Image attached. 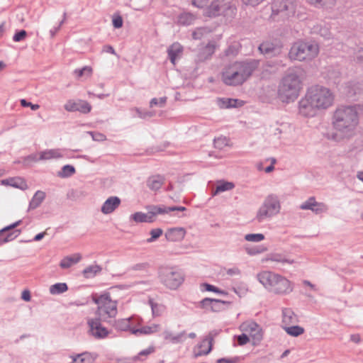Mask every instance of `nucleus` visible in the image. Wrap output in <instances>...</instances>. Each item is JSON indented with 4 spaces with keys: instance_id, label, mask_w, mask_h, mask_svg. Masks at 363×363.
<instances>
[{
    "instance_id": "obj_1",
    "label": "nucleus",
    "mask_w": 363,
    "mask_h": 363,
    "mask_svg": "<svg viewBox=\"0 0 363 363\" xmlns=\"http://www.w3.org/2000/svg\"><path fill=\"white\" fill-rule=\"evenodd\" d=\"M334 101V94L324 86H314L309 88L305 96L299 102V113L306 117L316 114L318 110H323L331 106Z\"/></svg>"
},
{
    "instance_id": "obj_2",
    "label": "nucleus",
    "mask_w": 363,
    "mask_h": 363,
    "mask_svg": "<svg viewBox=\"0 0 363 363\" xmlns=\"http://www.w3.org/2000/svg\"><path fill=\"white\" fill-rule=\"evenodd\" d=\"M257 278L267 291L276 295H287L294 290V284L291 280L272 271L260 272L257 274Z\"/></svg>"
},
{
    "instance_id": "obj_3",
    "label": "nucleus",
    "mask_w": 363,
    "mask_h": 363,
    "mask_svg": "<svg viewBox=\"0 0 363 363\" xmlns=\"http://www.w3.org/2000/svg\"><path fill=\"white\" fill-rule=\"evenodd\" d=\"M254 68L255 66L251 62H233L223 71L222 80L227 85L241 84L252 74Z\"/></svg>"
},
{
    "instance_id": "obj_4",
    "label": "nucleus",
    "mask_w": 363,
    "mask_h": 363,
    "mask_svg": "<svg viewBox=\"0 0 363 363\" xmlns=\"http://www.w3.org/2000/svg\"><path fill=\"white\" fill-rule=\"evenodd\" d=\"M93 302L96 305V315L104 322H109L118 314V302L112 299L108 292L91 295Z\"/></svg>"
},
{
    "instance_id": "obj_5",
    "label": "nucleus",
    "mask_w": 363,
    "mask_h": 363,
    "mask_svg": "<svg viewBox=\"0 0 363 363\" xmlns=\"http://www.w3.org/2000/svg\"><path fill=\"white\" fill-rule=\"evenodd\" d=\"M357 106H342L338 108L334 113V126L337 130L342 133L350 132L357 125Z\"/></svg>"
},
{
    "instance_id": "obj_6",
    "label": "nucleus",
    "mask_w": 363,
    "mask_h": 363,
    "mask_svg": "<svg viewBox=\"0 0 363 363\" xmlns=\"http://www.w3.org/2000/svg\"><path fill=\"white\" fill-rule=\"evenodd\" d=\"M302 89V82L296 74L286 75L281 80L278 89V96L284 102L295 100Z\"/></svg>"
},
{
    "instance_id": "obj_7",
    "label": "nucleus",
    "mask_w": 363,
    "mask_h": 363,
    "mask_svg": "<svg viewBox=\"0 0 363 363\" xmlns=\"http://www.w3.org/2000/svg\"><path fill=\"white\" fill-rule=\"evenodd\" d=\"M242 334L236 337L239 345H245L252 342L253 345H258L263 339L262 328L252 320L243 322L239 326Z\"/></svg>"
},
{
    "instance_id": "obj_8",
    "label": "nucleus",
    "mask_w": 363,
    "mask_h": 363,
    "mask_svg": "<svg viewBox=\"0 0 363 363\" xmlns=\"http://www.w3.org/2000/svg\"><path fill=\"white\" fill-rule=\"evenodd\" d=\"M319 46L314 42L298 41L291 48L289 57L292 60L310 61L318 56Z\"/></svg>"
},
{
    "instance_id": "obj_9",
    "label": "nucleus",
    "mask_w": 363,
    "mask_h": 363,
    "mask_svg": "<svg viewBox=\"0 0 363 363\" xmlns=\"http://www.w3.org/2000/svg\"><path fill=\"white\" fill-rule=\"evenodd\" d=\"M191 4L201 9H203V15L208 17H215L219 15L224 7L228 6V0H191Z\"/></svg>"
},
{
    "instance_id": "obj_10",
    "label": "nucleus",
    "mask_w": 363,
    "mask_h": 363,
    "mask_svg": "<svg viewBox=\"0 0 363 363\" xmlns=\"http://www.w3.org/2000/svg\"><path fill=\"white\" fill-rule=\"evenodd\" d=\"M162 283L170 289H177L184 281V275L175 268H165L160 272Z\"/></svg>"
},
{
    "instance_id": "obj_11",
    "label": "nucleus",
    "mask_w": 363,
    "mask_h": 363,
    "mask_svg": "<svg viewBox=\"0 0 363 363\" xmlns=\"http://www.w3.org/2000/svg\"><path fill=\"white\" fill-rule=\"evenodd\" d=\"M280 208L279 200L274 196H268L258 210L256 218L259 222H261L267 218L279 213Z\"/></svg>"
},
{
    "instance_id": "obj_12",
    "label": "nucleus",
    "mask_w": 363,
    "mask_h": 363,
    "mask_svg": "<svg viewBox=\"0 0 363 363\" xmlns=\"http://www.w3.org/2000/svg\"><path fill=\"white\" fill-rule=\"evenodd\" d=\"M272 17L280 13L283 16H287L294 12V3L289 0H274L272 4Z\"/></svg>"
},
{
    "instance_id": "obj_13",
    "label": "nucleus",
    "mask_w": 363,
    "mask_h": 363,
    "mask_svg": "<svg viewBox=\"0 0 363 363\" xmlns=\"http://www.w3.org/2000/svg\"><path fill=\"white\" fill-rule=\"evenodd\" d=\"M101 321L99 317L89 318L87 321L89 332L96 338H104L108 335V330L102 325Z\"/></svg>"
},
{
    "instance_id": "obj_14",
    "label": "nucleus",
    "mask_w": 363,
    "mask_h": 363,
    "mask_svg": "<svg viewBox=\"0 0 363 363\" xmlns=\"http://www.w3.org/2000/svg\"><path fill=\"white\" fill-rule=\"evenodd\" d=\"M65 109L69 112L79 111L84 114H87L91 111V104L84 100H69L64 106Z\"/></svg>"
},
{
    "instance_id": "obj_15",
    "label": "nucleus",
    "mask_w": 363,
    "mask_h": 363,
    "mask_svg": "<svg viewBox=\"0 0 363 363\" xmlns=\"http://www.w3.org/2000/svg\"><path fill=\"white\" fill-rule=\"evenodd\" d=\"M213 341V337L210 335L203 338L197 345L194 347V356L197 357L208 354L212 350Z\"/></svg>"
},
{
    "instance_id": "obj_16",
    "label": "nucleus",
    "mask_w": 363,
    "mask_h": 363,
    "mask_svg": "<svg viewBox=\"0 0 363 363\" xmlns=\"http://www.w3.org/2000/svg\"><path fill=\"white\" fill-rule=\"evenodd\" d=\"M300 208L311 210L315 214H319L325 212L328 210V206L324 203L317 202L315 197H310L300 206Z\"/></svg>"
},
{
    "instance_id": "obj_17",
    "label": "nucleus",
    "mask_w": 363,
    "mask_h": 363,
    "mask_svg": "<svg viewBox=\"0 0 363 363\" xmlns=\"http://www.w3.org/2000/svg\"><path fill=\"white\" fill-rule=\"evenodd\" d=\"M186 233L184 228H172L166 231L165 238L169 242H179L184 238Z\"/></svg>"
},
{
    "instance_id": "obj_18",
    "label": "nucleus",
    "mask_w": 363,
    "mask_h": 363,
    "mask_svg": "<svg viewBox=\"0 0 363 363\" xmlns=\"http://www.w3.org/2000/svg\"><path fill=\"white\" fill-rule=\"evenodd\" d=\"M281 50V45L278 43L274 44V43L270 41L263 42L259 46V50L260 51L261 53L264 55H278L280 53Z\"/></svg>"
},
{
    "instance_id": "obj_19",
    "label": "nucleus",
    "mask_w": 363,
    "mask_h": 363,
    "mask_svg": "<svg viewBox=\"0 0 363 363\" xmlns=\"http://www.w3.org/2000/svg\"><path fill=\"white\" fill-rule=\"evenodd\" d=\"M121 204V199L117 196H111L107 199L101 206V212L104 214H109L113 212Z\"/></svg>"
},
{
    "instance_id": "obj_20",
    "label": "nucleus",
    "mask_w": 363,
    "mask_h": 363,
    "mask_svg": "<svg viewBox=\"0 0 363 363\" xmlns=\"http://www.w3.org/2000/svg\"><path fill=\"white\" fill-rule=\"evenodd\" d=\"M185 208L183 206H179V207H165V206H151L150 208V211L151 215H152V220L153 221L155 220V217L158 214H164L168 213L170 211H185Z\"/></svg>"
},
{
    "instance_id": "obj_21",
    "label": "nucleus",
    "mask_w": 363,
    "mask_h": 363,
    "mask_svg": "<svg viewBox=\"0 0 363 363\" xmlns=\"http://www.w3.org/2000/svg\"><path fill=\"white\" fill-rule=\"evenodd\" d=\"M167 52L171 62L175 65L176 60L180 57L183 52V47L179 43H174L169 48Z\"/></svg>"
},
{
    "instance_id": "obj_22",
    "label": "nucleus",
    "mask_w": 363,
    "mask_h": 363,
    "mask_svg": "<svg viewBox=\"0 0 363 363\" xmlns=\"http://www.w3.org/2000/svg\"><path fill=\"white\" fill-rule=\"evenodd\" d=\"M62 156V150L60 149L47 150L39 153V159L41 160L58 159Z\"/></svg>"
},
{
    "instance_id": "obj_23",
    "label": "nucleus",
    "mask_w": 363,
    "mask_h": 363,
    "mask_svg": "<svg viewBox=\"0 0 363 363\" xmlns=\"http://www.w3.org/2000/svg\"><path fill=\"white\" fill-rule=\"evenodd\" d=\"M218 47L216 43L211 42L203 48L198 55V60L203 61L209 58L215 52Z\"/></svg>"
},
{
    "instance_id": "obj_24",
    "label": "nucleus",
    "mask_w": 363,
    "mask_h": 363,
    "mask_svg": "<svg viewBox=\"0 0 363 363\" xmlns=\"http://www.w3.org/2000/svg\"><path fill=\"white\" fill-rule=\"evenodd\" d=\"M81 259L82 255L79 253H76L64 257L61 260L60 266L63 269H67L72 267L73 264L78 263Z\"/></svg>"
},
{
    "instance_id": "obj_25",
    "label": "nucleus",
    "mask_w": 363,
    "mask_h": 363,
    "mask_svg": "<svg viewBox=\"0 0 363 363\" xmlns=\"http://www.w3.org/2000/svg\"><path fill=\"white\" fill-rule=\"evenodd\" d=\"M135 320H138V318H135L134 317H131L129 318L119 319L115 322L114 326L118 330H130L131 332L133 333V330H135V328H133L131 327L132 322Z\"/></svg>"
},
{
    "instance_id": "obj_26",
    "label": "nucleus",
    "mask_w": 363,
    "mask_h": 363,
    "mask_svg": "<svg viewBox=\"0 0 363 363\" xmlns=\"http://www.w3.org/2000/svg\"><path fill=\"white\" fill-rule=\"evenodd\" d=\"M217 103L220 108H235L243 104L242 101L234 99H218Z\"/></svg>"
},
{
    "instance_id": "obj_27",
    "label": "nucleus",
    "mask_w": 363,
    "mask_h": 363,
    "mask_svg": "<svg viewBox=\"0 0 363 363\" xmlns=\"http://www.w3.org/2000/svg\"><path fill=\"white\" fill-rule=\"evenodd\" d=\"M160 330V325L158 324H152L150 325L143 326L138 329L133 330V334L135 335H150L158 332Z\"/></svg>"
},
{
    "instance_id": "obj_28",
    "label": "nucleus",
    "mask_w": 363,
    "mask_h": 363,
    "mask_svg": "<svg viewBox=\"0 0 363 363\" xmlns=\"http://www.w3.org/2000/svg\"><path fill=\"white\" fill-rule=\"evenodd\" d=\"M298 321L296 315L290 309L286 308L283 310V324L284 327H288L291 324L296 323Z\"/></svg>"
},
{
    "instance_id": "obj_29",
    "label": "nucleus",
    "mask_w": 363,
    "mask_h": 363,
    "mask_svg": "<svg viewBox=\"0 0 363 363\" xmlns=\"http://www.w3.org/2000/svg\"><path fill=\"white\" fill-rule=\"evenodd\" d=\"M130 219H132L135 223H152V215H151L150 211H149L147 213L143 212H136L131 215Z\"/></svg>"
},
{
    "instance_id": "obj_30",
    "label": "nucleus",
    "mask_w": 363,
    "mask_h": 363,
    "mask_svg": "<svg viewBox=\"0 0 363 363\" xmlns=\"http://www.w3.org/2000/svg\"><path fill=\"white\" fill-rule=\"evenodd\" d=\"M72 363H93L94 357L89 352H83L75 356H72Z\"/></svg>"
},
{
    "instance_id": "obj_31",
    "label": "nucleus",
    "mask_w": 363,
    "mask_h": 363,
    "mask_svg": "<svg viewBox=\"0 0 363 363\" xmlns=\"http://www.w3.org/2000/svg\"><path fill=\"white\" fill-rule=\"evenodd\" d=\"M308 4L315 7L330 9L333 7L337 0H306Z\"/></svg>"
},
{
    "instance_id": "obj_32",
    "label": "nucleus",
    "mask_w": 363,
    "mask_h": 363,
    "mask_svg": "<svg viewBox=\"0 0 363 363\" xmlns=\"http://www.w3.org/2000/svg\"><path fill=\"white\" fill-rule=\"evenodd\" d=\"M235 185L232 182L225 181H219L217 182L215 190L213 191V195L215 196L221 192L231 190L234 188Z\"/></svg>"
},
{
    "instance_id": "obj_33",
    "label": "nucleus",
    "mask_w": 363,
    "mask_h": 363,
    "mask_svg": "<svg viewBox=\"0 0 363 363\" xmlns=\"http://www.w3.org/2000/svg\"><path fill=\"white\" fill-rule=\"evenodd\" d=\"M45 197V193L42 191H38L32 198L30 202V207L35 208L40 206Z\"/></svg>"
},
{
    "instance_id": "obj_34",
    "label": "nucleus",
    "mask_w": 363,
    "mask_h": 363,
    "mask_svg": "<svg viewBox=\"0 0 363 363\" xmlns=\"http://www.w3.org/2000/svg\"><path fill=\"white\" fill-rule=\"evenodd\" d=\"M196 17L190 13H183L178 17V23L181 25L187 26L191 24Z\"/></svg>"
},
{
    "instance_id": "obj_35",
    "label": "nucleus",
    "mask_w": 363,
    "mask_h": 363,
    "mask_svg": "<svg viewBox=\"0 0 363 363\" xmlns=\"http://www.w3.org/2000/svg\"><path fill=\"white\" fill-rule=\"evenodd\" d=\"M68 289L67 285L65 283H57L50 286V293L52 295L62 294Z\"/></svg>"
},
{
    "instance_id": "obj_36",
    "label": "nucleus",
    "mask_w": 363,
    "mask_h": 363,
    "mask_svg": "<svg viewBox=\"0 0 363 363\" xmlns=\"http://www.w3.org/2000/svg\"><path fill=\"white\" fill-rule=\"evenodd\" d=\"M101 267L98 265H91L83 270V275L85 278L89 279L94 277L97 273L101 272Z\"/></svg>"
},
{
    "instance_id": "obj_37",
    "label": "nucleus",
    "mask_w": 363,
    "mask_h": 363,
    "mask_svg": "<svg viewBox=\"0 0 363 363\" xmlns=\"http://www.w3.org/2000/svg\"><path fill=\"white\" fill-rule=\"evenodd\" d=\"M313 30L314 33L320 34L324 38H329L330 35V29L325 24H318L313 27Z\"/></svg>"
},
{
    "instance_id": "obj_38",
    "label": "nucleus",
    "mask_w": 363,
    "mask_h": 363,
    "mask_svg": "<svg viewBox=\"0 0 363 363\" xmlns=\"http://www.w3.org/2000/svg\"><path fill=\"white\" fill-rule=\"evenodd\" d=\"M286 333L293 337H297L304 333V328L298 325L284 327Z\"/></svg>"
},
{
    "instance_id": "obj_39",
    "label": "nucleus",
    "mask_w": 363,
    "mask_h": 363,
    "mask_svg": "<svg viewBox=\"0 0 363 363\" xmlns=\"http://www.w3.org/2000/svg\"><path fill=\"white\" fill-rule=\"evenodd\" d=\"M163 179L160 177H154L148 181V186L152 190H157L161 188Z\"/></svg>"
},
{
    "instance_id": "obj_40",
    "label": "nucleus",
    "mask_w": 363,
    "mask_h": 363,
    "mask_svg": "<svg viewBox=\"0 0 363 363\" xmlns=\"http://www.w3.org/2000/svg\"><path fill=\"white\" fill-rule=\"evenodd\" d=\"M245 239L249 242H260L264 239V236L262 233L247 234Z\"/></svg>"
},
{
    "instance_id": "obj_41",
    "label": "nucleus",
    "mask_w": 363,
    "mask_h": 363,
    "mask_svg": "<svg viewBox=\"0 0 363 363\" xmlns=\"http://www.w3.org/2000/svg\"><path fill=\"white\" fill-rule=\"evenodd\" d=\"M227 302L220 301L218 299H213V303L211 306V311L213 312H218L223 310V306L226 304Z\"/></svg>"
},
{
    "instance_id": "obj_42",
    "label": "nucleus",
    "mask_w": 363,
    "mask_h": 363,
    "mask_svg": "<svg viewBox=\"0 0 363 363\" xmlns=\"http://www.w3.org/2000/svg\"><path fill=\"white\" fill-rule=\"evenodd\" d=\"M184 333H182L178 334L177 335H171V334H167L165 335V339L169 340L171 342L177 343V342H181L182 340V338L184 337Z\"/></svg>"
},
{
    "instance_id": "obj_43",
    "label": "nucleus",
    "mask_w": 363,
    "mask_h": 363,
    "mask_svg": "<svg viewBox=\"0 0 363 363\" xmlns=\"http://www.w3.org/2000/svg\"><path fill=\"white\" fill-rule=\"evenodd\" d=\"M162 230L160 228L152 229L150 231L151 237L147 240L148 242H152L159 238L162 235Z\"/></svg>"
},
{
    "instance_id": "obj_44",
    "label": "nucleus",
    "mask_w": 363,
    "mask_h": 363,
    "mask_svg": "<svg viewBox=\"0 0 363 363\" xmlns=\"http://www.w3.org/2000/svg\"><path fill=\"white\" fill-rule=\"evenodd\" d=\"M92 71H93V69L91 67L86 66L81 69L76 70L75 73L77 74V76L79 77H81L84 75H86V76L89 77L91 75Z\"/></svg>"
},
{
    "instance_id": "obj_45",
    "label": "nucleus",
    "mask_w": 363,
    "mask_h": 363,
    "mask_svg": "<svg viewBox=\"0 0 363 363\" xmlns=\"http://www.w3.org/2000/svg\"><path fill=\"white\" fill-rule=\"evenodd\" d=\"M247 252L250 255H255L257 254L262 253L265 251H267V247L264 246H259V247H255L252 248H247L246 249Z\"/></svg>"
},
{
    "instance_id": "obj_46",
    "label": "nucleus",
    "mask_w": 363,
    "mask_h": 363,
    "mask_svg": "<svg viewBox=\"0 0 363 363\" xmlns=\"http://www.w3.org/2000/svg\"><path fill=\"white\" fill-rule=\"evenodd\" d=\"M74 172V167L72 165L67 164L63 167L61 174L62 177H69L72 175Z\"/></svg>"
},
{
    "instance_id": "obj_47",
    "label": "nucleus",
    "mask_w": 363,
    "mask_h": 363,
    "mask_svg": "<svg viewBox=\"0 0 363 363\" xmlns=\"http://www.w3.org/2000/svg\"><path fill=\"white\" fill-rule=\"evenodd\" d=\"M2 184L5 185H10L14 187H19L20 186V179H10L6 180H2L1 181ZM21 184H23L25 185V183L21 181Z\"/></svg>"
},
{
    "instance_id": "obj_48",
    "label": "nucleus",
    "mask_w": 363,
    "mask_h": 363,
    "mask_svg": "<svg viewBox=\"0 0 363 363\" xmlns=\"http://www.w3.org/2000/svg\"><path fill=\"white\" fill-rule=\"evenodd\" d=\"M213 299L212 298H204L200 302V306L202 308L211 311V306Z\"/></svg>"
},
{
    "instance_id": "obj_49",
    "label": "nucleus",
    "mask_w": 363,
    "mask_h": 363,
    "mask_svg": "<svg viewBox=\"0 0 363 363\" xmlns=\"http://www.w3.org/2000/svg\"><path fill=\"white\" fill-rule=\"evenodd\" d=\"M150 304L153 315L155 316L160 315L162 312L163 307L157 303H154L152 301H150Z\"/></svg>"
},
{
    "instance_id": "obj_50",
    "label": "nucleus",
    "mask_w": 363,
    "mask_h": 363,
    "mask_svg": "<svg viewBox=\"0 0 363 363\" xmlns=\"http://www.w3.org/2000/svg\"><path fill=\"white\" fill-rule=\"evenodd\" d=\"M165 103H166L165 97H162L159 99L154 98L151 100L150 105V107H153L154 106H157V105L160 106V107H162L164 106Z\"/></svg>"
},
{
    "instance_id": "obj_51",
    "label": "nucleus",
    "mask_w": 363,
    "mask_h": 363,
    "mask_svg": "<svg viewBox=\"0 0 363 363\" xmlns=\"http://www.w3.org/2000/svg\"><path fill=\"white\" fill-rule=\"evenodd\" d=\"M202 287L206 291H213V292H215V293H217V294H225L224 291L220 290L217 287H216V286H214L213 285L208 284H203L202 285Z\"/></svg>"
},
{
    "instance_id": "obj_52",
    "label": "nucleus",
    "mask_w": 363,
    "mask_h": 363,
    "mask_svg": "<svg viewBox=\"0 0 363 363\" xmlns=\"http://www.w3.org/2000/svg\"><path fill=\"white\" fill-rule=\"evenodd\" d=\"M240 45L236 43L234 45L230 46L225 51L227 55H233L238 52L240 50Z\"/></svg>"
},
{
    "instance_id": "obj_53",
    "label": "nucleus",
    "mask_w": 363,
    "mask_h": 363,
    "mask_svg": "<svg viewBox=\"0 0 363 363\" xmlns=\"http://www.w3.org/2000/svg\"><path fill=\"white\" fill-rule=\"evenodd\" d=\"M21 233V230H16L13 232L9 233L6 235V238H4V242H7L11 240H13Z\"/></svg>"
},
{
    "instance_id": "obj_54",
    "label": "nucleus",
    "mask_w": 363,
    "mask_h": 363,
    "mask_svg": "<svg viewBox=\"0 0 363 363\" xmlns=\"http://www.w3.org/2000/svg\"><path fill=\"white\" fill-rule=\"evenodd\" d=\"M21 105L23 107H30L33 111H36L40 108L38 104H33L30 102H28L26 99H21L20 101Z\"/></svg>"
},
{
    "instance_id": "obj_55",
    "label": "nucleus",
    "mask_w": 363,
    "mask_h": 363,
    "mask_svg": "<svg viewBox=\"0 0 363 363\" xmlns=\"http://www.w3.org/2000/svg\"><path fill=\"white\" fill-rule=\"evenodd\" d=\"M26 35H27V33H26V30H22L16 33L14 35L13 40L15 42H19V41L23 40L26 37Z\"/></svg>"
},
{
    "instance_id": "obj_56",
    "label": "nucleus",
    "mask_w": 363,
    "mask_h": 363,
    "mask_svg": "<svg viewBox=\"0 0 363 363\" xmlns=\"http://www.w3.org/2000/svg\"><path fill=\"white\" fill-rule=\"evenodd\" d=\"M242 4L246 6H256L265 0H241Z\"/></svg>"
},
{
    "instance_id": "obj_57",
    "label": "nucleus",
    "mask_w": 363,
    "mask_h": 363,
    "mask_svg": "<svg viewBox=\"0 0 363 363\" xmlns=\"http://www.w3.org/2000/svg\"><path fill=\"white\" fill-rule=\"evenodd\" d=\"M348 90L347 91V94L348 96H352L353 94H356V91H359L360 88L358 84H352L351 86H348Z\"/></svg>"
},
{
    "instance_id": "obj_58",
    "label": "nucleus",
    "mask_w": 363,
    "mask_h": 363,
    "mask_svg": "<svg viewBox=\"0 0 363 363\" xmlns=\"http://www.w3.org/2000/svg\"><path fill=\"white\" fill-rule=\"evenodd\" d=\"M21 223V220H18V221H16L14 223L9 225V226H6L4 228L1 229L0 230V235H2L4 233L11 230V229H13L14 228L17 227L18 225H19Z\"/></svg>"
},
{
    "instance_id": "obj_59",
    "label": "nucleus",
    "mask_w": 363,
    "mask_h": 363,
    "mask_svg": "<svg viewBox=\"0 0 363 363\" xmlns=\"http://www.w3.org/2000/svg\"><path fill=\"white\" fill-rule=\"evenodd\" d=\"M113 25L115 28H119L123 26V19L121 16H115L113 18Z\"/></svg>"
},
{
    "instance_id": "obj_60",
    "label": "nucleus",
    "mask_w": 363,
    "mask_h": 363,
    "mask_svg": "<svg viewBox=\"0 0 363 363\" xmlns=\"http://www.w3.org/2000/svg\"><path fill=\"white\" fill-rule=\"evenodd\" d=\"M155 352V347L153 346H150L148 348L144 350H142L139 354H138V358L141 356H147L152 353H153Z\"/></svg>"
},
{
    "instance_id": "obj_61",
    "label": "nucleus",
    "mask_w": 363,
    "mask_h": 363,
    "mask_svg": "<svg viewBox=\"0 0 363 363\" xmlns=\"http://www.w3.org/2000/svg\"><path fill=\"white\" fill-rule=\"evenodd\" d=\"M238 358H222L217 360V363H237Z\"/></svg>"
},
{
    "instance_id": "obj_62",
    "label": "nucleus",
    "mask_w": 363,
    "mask_h": 363,
    "mask_svg": "<svg viewBox=\"0 0 363 363\" xmlns=\"http://www.w3.org/2000/svg\"><path fill=\"white\" fill-rule=\"evenodd\" d=\"M21 298L25 301H30L31 298L30 292L29 290H23L21 294Z\"/></svg>"
},
{
    "instance_id": "obj_63",
    "label": "nucleus",
    "mask_w": 363,
    "mask_h": 363,
    "mask_svg": "<svg viewBox=\"0 0 363 363\" xmlns=\"http://www.w3.org/2000/svg\"><path fill=\"white\" fill-rule=\"evenodd\" d=\"M92 138L94 140L96 141H104L106 138L104 134L99 133H95L92 135Z\"/></svg>"
},
{
    "instance_id": "obj_64",
    "label": "nucleus",
    "mask_w": 363,
    "mask_h": 363,
    "mask_svg": "<svg viewBox=\"0 0 363 363\" xmlns=\"http://www.w3.org/2000/svg\"><path fill=\"white\" fill-rule=\"evenodd\" d=\"M203 33V30L202 28H199L193 33V38L194 39H199L202 36Z\"/></svg>"
}]
</instances>
